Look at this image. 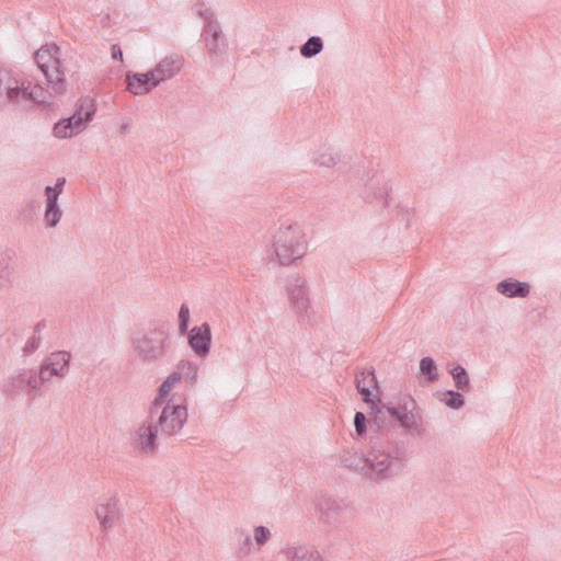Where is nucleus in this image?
Instances as JSON below:
<instances>
[{"label": "nucleus", "instance_id": "nucleus-26", "mask_svg": "<svg viewBox=\"0 0 561 561\" xmlns=\"http://www.w3.org/2000/svg\"><path fill=\"white\" fill-rule=\"evenodd\" d=\"M5 391L11 394H15L18 392L27 393L26 377L23 376V370L9 378V381L5 385Z\"/></svg>", "mask_w": 561, "mask_h": 561}, {"label": "nucleus", "instance_id": "nucleus-1", "mask_svg": "<svg viewBox=\"0 0 561 561\" xmlns=\"http://www.w3.org/2000/svg\"><path fill=\"white\" fill-rule=\"evenodd\" d=\"M34 60L46 79L47 88L33 83L22 72L0 65V111H18L33 105L51 104L50 96L65 95L68 83L60 48L46 44L36 50Z\"/></svg>", "mask_w": 561, "mask_h": 561}, {"label": "nucleus", "instance_id": "nucleus-37", "mask_svg": "<svg viewBox=\"0 0 561 561\" xmlns=\"http://www.w3.org/2000/svg\"><path fill=\"white\" fill-rule=\"evenodd\" d=\"M37 374L39 375V379H42L44 383L50 381L53 377H56L55 374L50 371L49 366L44 362H42L39 369L37 370Z\"/></svg>", "mask_w": 561, "mask_h": 561}, {"label": "nucleus", "instance_id": "nucleus-6", "mask_svg": "<svg viewBox=\"0 0 561 561\" xmlns=\"http://www.w3.org/2000/svg\"><path fill=\"white\" fill-rule=\"evenodd\" d=\"M160 400L152 402L147 420L133 433L131 446L146 455H153L158 450L160 433L153 424V415L158 413Z\"/></svg>", "mask_w": 561, "mask_h": 561}, {"label": "nucleus", "instance_id": "nucleus-20", "mask_svg": "<svg viewBox=\"0 0 561 561\" xmlns=\"http://www.w3.org/2000/svg\"><path fill=\"white\" fill-rule=\"evenodd\" d=\"M23 376L26 377V386H27V394L31 398L37 397L43 386L45 385L42 379H39V375L36 369H23Z\"/></svg>", "mask_w": 561, "mask_h": 561}, {"label": "nucleus", "instance_id": "nucleus-33", "mask_svg": "<svg viewBox=\"0 0 561 561\" xmlns=\"http://www.w3.org/2000/svg\"><path fill=\"white\" fill-rule=\"evenodd\" d=\"M190 323V308L186 304H182L179 310V332L180 334L187 333Z\"/></svg>", "mask_w": 561, "mask_h": 561}, {"label": "nucleus", "instance_id": "nucleus-32", "mask_svg": "<svg viewBox=\"0 0 561 561\" xmlns=\"http://www.w3.org/2000/svg\"><path fill=\"white\" fill-rule=\"evenodd\" d=\"M444 394L447 397V399H445V404L447 407H449L454 410H459L460 408L463 407L465 399L460 392L454 391V390H447Z\"/></svg>", "mask_w": 561, "mask_h": 561}, {"label": "nucleus", "instance_id": "nucleus-17", "mask_svg": "<svg viewBox=\"0 0 561 561\" xmlns=\"http://www.w3.org/2000/svg\"><path fill=\"white\" fill-rule=\"evenodd\" d=\"M496 289L500 294L508 298H524L530 293V286L528 283L518 282L513 278L500 282L496 285Z\"/></svg>", "mask_w": 561, "mask_h": 561}, {"label": "nucleus", "instance_id": "nucleus-27", "mask_svg": "<svg viewBox=\"0 0 561 561\" xmlns=\"http://www.w3.org/2000/svg\"><path fill=\"white\" fill-rule=\"evenodd\" d=\"M62 216V210L58 204H46L44 220L47 228L56 227Z\"/></svg>", "mask_w": 561, "mask_h": 561}, {"label": "nucleus", "instance_id": "nucleus-12", "mask_svg": "<svg viewBox=\"0 0 561 561\" xmlns=\"http://www.w3.org/2000/svg\"><path fill=\"white\" fill-rule=\"evenodd\" d=\"M356 389L363 398V401L375 405V401L371 394V388H378V381L375 375V370L362 369L356 374L355 377Z\"/></svg>", "mask_w": 561, "mask_h": 561}, {"label": "nucleus", "instance_id": "nucleus-40", "mask_svg": "<svg viewBox=\"0 0 561 561\" xmlns=\"http://www.w3.org/2000/svg\"><path fill=\"white\" fill-rule=\"evenodd\" d=\"M111 49H112V58L122 61L123 60V51L119 48V46L114 44V45H112Z\"/></svg>", "mask_w": 561, "mask_h": 561}, {"label": "nucleus", "instance_id": "nucleus-4", "mask_svg": "<svg viewBox=\"0 0 561 561\" xmlns=\"http://www.w3.org/2000/svg\"><path fill=\"white\" fill-rule=\"evenodd\" d=\"M347 468L360 472L363 476L370 480H385L396 474L399 470V465L393 463V459L386 453H370L368 457L364 455L354 454L344 459Z\"/></svg>", "mask_w": 561, "mask_h": 561}, {"label": "nucleus", "instance_id": "nucleus-8", "mask_svg": "<svg viewBox=\"0 0 561 561\" xmlns=\"http://www.w3.org/2000/svg\"><path fill=\"white\" fill-rule=\"evenodd\" d=\"M389 417L399 422L400 426L412 431L422 425L421 413L416 410V402L411 397L400 400L398 407L387 408Z\"/></svg>", "mask_w": 561, "mask_h": 561}, {"label": "nucleus", "instance_id": "nucleus-15", "mask_svg": "<svg viewBox=\"0 0 561 561\" xmlns=\"http://www.w3.org/2000/svg\"><path fill=\"white\" fill-rule=\"evenodd\" d=\"M127 90L135 95H144L150 92L158 84H153L154 79L151 78L150 71L146 73L127 75Z\"/></svg>", "mask_w": 561, "mask_h": 561}, {"label": "nucleus", "instance_id": "nucleus-43", "mask_svg": "<svg viewBox=\"0 0 561 561\" xmlns=\"http://www.w3.org/2000/svg\"><path fill=\"white\" fill-rule=\"evenodd\" d=\"M186 365H187L188 369H191V370H192V373H193L192 378L194 379V378L196 377V375H197V369H196V367H194V366H193L191 363H188V362H187V363L182 362V367H185Z\"/></svg>", "mask_w": 561, "mask_h": 561}, {"label": "nucleus", "instance_id": "nucleus-39", "mask_svg": "<svg viewBox=\"0 0 561 561\" xmlns=\"http://www.w3.org/2000/svg\"><path fill=\"white\" fill-rule=\"evenodd\" d=\"M59 193L53 186L45 187L46 204H58Z\"/></svg>", "mask_w": 561, "mask_h": 561}, {"label": "nucleus", "instance_id": "nucleus-7", "mask_svg": "<svg viewBox=\"0 0 561 561\" xmlns=\"http://www.w3.org/2000/svg\"><path fill=\"white\" fill-rule=\"evenodd\" d=\"M286 290L289 297L291 309L299 320L311 318V305L308 295L306 279L300 275H294L288 279Z\"/></svg>", "mask_w": 561, "mask_h": 561}, {"label": "nucleus", "instance_id": "nucleus-21", "mask_svg": "<svg viewBox=\"0 0 561 561\" xmlns=\"http://www.w3.org/2000/svg\"><path fill=\"white\" fill-rule=\"evenodd\" d=\"M323 48V42L319 36H311L300 46V54L305 58L318 55Z\"/></svg>", "mask_w": 561, "mask_h": 561}, {"label": "nucleus", "instance_id": "nucleus-38", "mask_svg": "<svg viewBox=\"0 0 561 561\" xmlns=\"http://www.w3.org/2000/svg\"><path fill=\"white\" fill-rule=\"evenodd\" d=\"M90 103H94V102H93V100H91L89 98H81V99H79L78 102H77L76 111H75L73 115H76V116H84V112L89 107Z\"/></svg>", "mask_w": 561, "mask_h": 561}, {"label": "nucleus", "instance_id": "nucleus-5", "mask_svg": "<svg viewBox=\"0 0 561 561\" xmlns=\"http://www.w3.org/2000/svg\"><path fill=\"white\" fill-rule=\"evenodd\" d=\"M187 421V409L184 404L168 402L161 407V411L153 415V424L160 433V438H170L180 434Z\"/></svg>", "mask_w": 561, "mask_h": 561}, {"label": "nucleus", "instance_id": "nucleus-18", "mask_svg": "<svg viewBox=\"0 0 561 561\" xmlns=\"http://www.w3.org/2000/svg\"><path fill=\"white\" fill-rule=\"evenodd\" d=\"M285 554L289 561H322L317 550L305 546L288 548Z\"/></svg>", "mask_w": 561, "mask_h": 561}, {"label": "nucleus", "instance_id": "nucleus-10", "mask_svg": "<svg viewBox=\"0 0 561 561\" xmlns=\"http://www.w3.org/2000/svg\"><path fill=\"white\" fill-rule=\"evenodd\" d=\"M183 58L179 55H170L164 57L154 69L150 70L151 78L154 79L153 84H160L161 82L173 78L182 68Z\"/></svg>", "mask_w": 561, "mask_h": 561}, {"label": "nucleus", "instance_id": "nucleus-25", "mask_svg": "<svg viewBox=\"0 0 561 561\" xmlns=\"http://www.w3.org/2000/svg\"><path fill=\"white\" fill-rule=\"evenodd\" d=\"M12 275V256L8 252L0 253V288L9 283Z\"/></svg>", "mask_w": 561, "mask_h": 561}, {"label": "nucleus", "instance_id": "nucleus-19", "mask_svg": "<svg viewBox=\"0 0 561 561\" xmlns=\"http://www.w3.org/2000/svg\"><path fill=\"white\" fill-rule=\"evenodd\" d=\"M94 113L95 104L90 103L89 107L84 112V116H76L72 114L71 116L65 118V122L69 123V121H71V128H73V133L77 135L84 129L87 123L93 118Z\"/></svg>", "mask_w": 561, "mask_h": 561}, {"label": "nucleus", "instance_id": "nucleus-11", "mask_svg": "<svg viewBox=\"0 0 561 561\" xmlns=\"http://www.w3.org/2000/svg\"><path fill=\"white\" fill-rule=\"evenodd\" d=\"M95 515L103 528L114 527L121 517L118 501L115 496L108 497L95 508Z\"/></svg>", "mask_w": 561, "mask_h": 561}, {"label": "nucleus", "instance_id": "nucleus-14", "mask_svg": "<svg viewBox=\"0 0 561 561\" xmlns=\"http://www.w3.org/2000/svg\"><path fill=\"white\" fill-rule=\"evenodd\" d=\"M317 506L320 512V518L328 524L337 522L344 510L342 502L329 496H321L318 500Z\"/></svg>", "mask_w": 561, "mask_h": 561}, {"label": "nucleus", "instance_id": "nucleus-29", "mask_svg": "<svg viewBox=\"0 0 561 561\" xmlns=\"http://www.w3.org/2000/svg\"><path fill=\"white\" fill-rule=\"evenodd\" d=\"M420 370L426 376L430 382H434L438 379L437 367L432 357H423L420 362Z\"/></svg>", "mask_w": 561, "mask_h": 561}, {"label": "nucleus", "instance_id": "nucleus-41", "mask_svg": "<svg viewBox=\"0 0 561 561\" xmlns=\"http://www.w3.org/2000/svg\"><path fill=\"white\" fill-rule=\"evenodd\" d=\"M66 183V179L65 178H58L56 180V183L55 185L53 186L56 191H58L59 194L62 193V190H64V185Z\"/></svg>", "mask_w": 561, "mask_h": 561}, {"label": "nucleus", "instance_id": "nucleus-31", "mask_svg": "<svg viewBox=\"0 0 561 561\" xmlns=\"http://www.w3.org/2000/svg\"><path fill=\"white\" fill-rule=\"evenodd\" d=\"M53 133L57 138H68L75 135L71 128V121L65 122V118L54 125Z\"/></svg>", "mask_w": 561, "mask_h": 561}, {"label": "nucleus", "instance_id": "nucleus-2", "mask_svg": "<svg viewBox=\"0 0 561 561\" xmlns=\"http://www.w3.org/2000/svg\"><path fill=\"white\" fill-rule=\"evenodd\" d=\"M172 340L168 324L153 322L131 337L136 357L144 364L161 362L171 348Z\"/></svg>", "mask_w": 561, "mask_h": 561}, {"label": "nucleus", "instance_id": "nucleus-36", "mask_svg": "<svg viewBox=\"0 0 561 561\" xmlns=\"http://www.w3.org/2000/svg\"><path fill=\"white\" fill-rule=\"evenodd\" d=\"M42 339L39 335L33 334L25 343L23 347V354L28 356L33 354L41 346Z\"/></svg>", "mask_w": 561, "mask_h": 561}, {"label": "nucleus", "instance_id": "nucleus-9", "mask_svg": "<svg viewBox=\"0 0 561 561\" xmlns=\"http://www.w3.org/2000/svg\"><path fill=\"white\" fill-rule=\"evenodd\" d=\"M188 345L198 357H206L211 345V329L207 322L194 327L188 332Z\"/></svg>", "mask_w": 561, "mask_h": 561}, {"label": "nucleus", "instance_id": "nucleus-22", "mask_svg": "<svg viewBox=\"0 0 561 561\" xmlns=\"http://www.w3.org/2000/svg\"><path fill=\"white\" fill-rule=\"evenodd\" d=\"M181 374L178 371L171 373L159 387V396L157 399L160 400L159 409L164 404V398L172 391L174 386L181 380Z\"/></svg>", "mask_w": 561, "mask_h": 561}, {"label": "nucleus", "instance_id": "nucleus-24", "mask_svg": "<svg viewBox=\"0 0 561 561\" xmlns=\"http://www.w3.org/2000/svg\"><path fill=\"white\" fill-rule=\"evenodd\" d=\"M376 407V411L374 413V417L369 421L370 428H376V431H381L387 426V421L389 417V413L387 411V408H390L389 405L381 404L380 407ZM374 409V405L371 407Z\"/></svg>", "mask_w": 561, "mask_h": 561}, {"label": "nucleus", "instance_id": "nucleus-42", "mask_svg": "<svg viewBox=\"0 0 561 561\" xmlns=\"http://www.w3.org/2000/svg\"><path fill=\"white\" fill-rule=\"evenodd\" d=\"M46 328V321L45 320H42L39 322H37L34 327V333L35 335H38L42 330H44Z\"/></svg>", "mask_w": 561, "mask_h": 561}, {"label": "nucleus", "instance_id": "nucleus-23", "mask_svg": "<svg viewBox=\"0 0 561 561\" xmlns=\"http://www.w3.org/2000/svg\"><path fill=\"white\" fill-rule=\"evenodd\" d=\"M450 375L455 381V387L461 391H468L470 388V380L467 370L457 364L451 370Z\"/></svg>", "mask_w": 561, "mask_h": 561}, {"label": "nucleus", "instance_id": "nucleus-44", "mask_svg": "<svg viewBox=\"0 0 561 561\" xmlns=\"http://www.w3.org/2000/svg\"><path fill=\"white\" fill-rule=\"evenodd\" d=\"M128 128H129L128 124H123V125L121 126V131H122L123 134H124V133H127Z\"/></svg>", "mask_w": 561, "mask_h": 561}, {"label": "nucleus", "instance_id": "nucleus-28", "mask_svg": "<svg viewBox=\"0 0 561 561\" xmlns=\"http://www.w3.org/2000/svg\"><path fill=\"white\" fill-rule=\"evenodd\" d=\"M340 161V156L334 153L331 148H322L316 158L320 167L332 168Z\"/></svg>", "mask_w": 561, "mask_h": 561}, {"label": "nucleus", "instance_id": "nucleus-16", "mask_svg": "<svg viewBox=\"0 0 561 561\" xmlns=\"http://www.w3.org/2000/svg\"><path fill=\"white\" fill-rule=\"evenodd\" d=\"M71 354L67 351L50 353L43 362L47 364L50 371L58 378H64L69 373Z\"/></svg>", "mask_w": 561, "mask_h": 561}, {"label": "nucleus", "instance_id": "nucleus-35", "mask_svg": "<svg viewBox=\"0 0 561 561\" xmlns=\"http://www.w3.org/2000/svg\"><path fill=\"white\" fill-rule=\"evenodd\" d=\"M355 432L358 436H363L367 430V419L363 412H356L354 415Z\"/></svg>", "mask_w": 561, "mask_h": 561}, {"label": "nucleus", "instance_id": "nucleus-34", "mask_svg": "<svg viewBox=\"0 0 561 561\" xmlns=\"http://www.w3.org/2000/svg\"><path fill=\"white\" fill-rule=\"evenodd\" d=\"M271 538V531L265 526H257L254 528V540L259 547L265 545Z\"/></svg>", "mask_w": 561, "mask_h": 561}, {"label": "nucleus", "instance_id": "nucleus-3", "mask_svg": "<svg viewBox=\"0 0 561 561\" xmlns=\"http://www.w3.org/2000/svg\"><path fill=\"white\" fill-rule=\"evenodd\" d=\"M274 252L282 265H289L307 252V241L297 222L285 221L273 237Z\"/></svg>", "mask_w": 561, "mask_h": 561}, {"label": "nucleus", "instance_id": "nucleus-30", "mask_svg": "<svg viewBox=\"0 0 561 561\" xmlns=\"http://www.w3.org/2000/svg\"><path fill=\"white\" fill-rule=\"evenodd\" d=\"M234 535L239 541H242V546L238 549L237 556L239 558L248 556L250 553V545H251L250 535L240 528L236 529Z\"/></svg>", "mask_w": 561, "mask_h": 561}, {"label": "nucleus", "instance_id": "nucleus-13", "mask_svg": "<svg viewBox=\"0 0 561 561\" xmlns=\"http://www.w3.org/2000/svg\"><path fill=\"white\" fill-rule=\"evenodd\" d=\"M199 14L205 21L206 46L211 54H217L219 50L220 28L216 24L215 15L208 9L199 11Z\"/></svg>", "mask_w": 561, "mask_h": 561}]
</instances>
